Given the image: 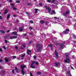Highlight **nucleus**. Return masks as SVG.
Instances as JSON below:
<instances>
[{
	"label": "nucleus",
	"instance_id": "obj_26",
	"mask_svg": "<svg viewBox=\"0 0 76 76\" xmlns=\"http://www.w3.org/2000/svg\"><path fill=\"white\" fill-rule=\"evenodd\" d=\"M39 4L40 5V6H43V5H44V4L42 3H41Z\"/></svg>",
	"mask_w": 76,
	"mask_h": 76
},
{
	"label": "nucleus",
	"instance_id": "obj_40",
	"mask_svg": "<svg viewBox=\"0 0 76 76\" xmlns=\"http://www.w3.org/2000/svg\"><path fill=\"white\" fill-rule=\"evenodd\" d=\"M33 29V28H32L31 27H30L29 28V29H31V30H32V29Z\"/></svg>",
	"mask_w": 76,
	"mask_h": 76
},
{
	"label": "nucleus",
	"instance_id": "obj_48",
	"mask_svg": "<svg viewBox=\"0 0 76 76\" xmlns=\"http://www.w3.org/2000/svg\"><path fill=\"white\" fill-rule=\"evenodd\" d=\"M15 49L17 50L18 49V47L17 46H15Z\"/></svg>",
	"mask_w": 76,
	"mask_h": 76
},
{
	"label": "nucleus",
	"instance_id": "obj_30",
	"mask_svg": "<svg viewBox=\"0 0 76 76\" xmlns=\"http://www.w3.org/2000/svg\"><path fill=\"white\" fill-rule=\"evenodd\" d=\"M47 2H48L49 3H50L51 1L50 0H47Z\"/></svg>",
	"mask_w": 76,
	"mask_h": 76
},
{
	"label": "nucleus",
	"instance_id": "obj_59",
	"mask_svg": "<svg viewBox=\"0 0 76 76\" xmlns=\"http://www.w3.org/2000/svg\"><path fill=\"white\" fill-rule=\"evenodd\" d=\"M12 0H10V2H12Z\"/></svg>",
	"mask_w": 76,
	"mask_h": 76
},
{
	"label": "nucleus",
	"instance_id": "obj_36",
	"mask_svg": "<svg viewBox=\"0 0 76 76\" xmlns=\"http://www.w3.org/2000/svg\"><path fill=\"white\" fill-rule=\"evenodd\" d=\"M63 32H64V33H65V34L68 33L67 32V31H64Z\"/></svg>",
	"mask_w": 76,
	"mask_h": 76
},
{
	"label": "nucleus",
	"instance_id": "obj_38",
	"mask_svg": "<svg viewBox=\"0 0 76 76\" xmlns=\"http://www.w3.org/2000/svg\"><path fill=\"white\" fill-rule=\"evenodd\" d=\"M23 35L24 36H25V37L27 36V34H23Z\"/></svg>",
	"mask_w": 76,
	"mask_h": 76
},
{
	"label": "nucleus",
	"instance_id": "obj_32",
	"mask_svg": "<svg viewBox=\"0 0 76 76\" xmlns=\"http://www.w3.org/2000/svg\"><path fill=\"white\" fill-rule=\"evenodd\" d=\"M70 73V71H67V74H68V75H69V74Z\"/></svg>",
	"mask_w": 76,
	"mask_h": 76
},
{
	"label": "nucleus",
	"instance_id": "obj_35",
	"mask_svg": "<svg viewBox=\"0 0 76 76\" xmlns=\"http://www.w3.org/2000/svg\"><path fill=\"white\" fill-rule=\"evenodd\" d=\"M15 70L16 72H18V70L17 69V67L15 68Z\"/></svg>",
	"mask_w": 76,
	"mask_h": 76
},
{
	"label": "nucleus",
	"instance_id": "obj_33",
	"mask_svg": "<svg viewBox=\"0 0 76 76\" xmlns=\"http://www.w3.org/2000/svg\"><path fill=\"white\" fill-rule=\"evenodd\" d=\"M35 64L36 65H38L39 64V63L38 62H36Z\"/></svg>",
	"mask_w": 76,
	"mask_h": 76
},
{
	"label": "nucleus",
	"instance_id": "obj_13",
	"mask_svg": "<svg viewBox=\"0 0 76 76\" xmlns=\"http://www.w3.org/2000/svg\"><path fill=\"white\" fill-rule=\"evenodd\" d=\"M55 64L56 66H60V64L58 63H56Z\"/></svg>",
	"mask_w": 76,
	"mask_h": 76
},
{
	"label": "nucleus",
	"instance_id": "obj_10",
	"mask_svg": "<svg viewBox=\"0 0 76 76\" xmlns=\"http://www.w3.org/2000/svg\"><path fill=\"white\" fill-rule=\"evenodd\" d=\"M26 66L24 65L21 66V68L22 69H23V70L24 69V68H26Z\"/></svg>",
	"mask_w": 76,
	"mask_h": 76
},
{
	"label": "nucleus",
	"instance_id": "obj_27",
	"mask_svg": "<svg viewBox=\"0 0 76 76\" xmlns=\"http://www.w3.org/2000/svg\"><path fill=\"white\" fill-rule=\"evenodd\" d=\"M5 61L6 62H7L8 61H9V60H8V59H7V58H5Z\"/></svg>",
	"mask_w": 76,
	"mask_h": 76
},
{
	"label": "nucleus",
	"instance_id": "obj_6",
	"mask_svg": "<svg viewBox=\"0 0 76 76\" xmlns=\"http://www.w3.org/2000/svg\"><path fill=\"white\" fill-rule=\"evenodd\" d=\"M69 12L68 11H67L66 12L63 13V16H66L67 15V14H69Z\"/></svg>",
	"mask_w": 76,
	"mask_h": 76
},
{
	"label": "nucleus",
	"instance_id": "obj_58",
	"mask_svg": "<svg viewBox=\"0 0 76 76\" xmlns=\"http://www.w3.org/2000/svg\"><path fill=\"white\" fill-rule=\"evenodd\" d=\"M13 17H16V15H13Z\"/></svg>",
	"mask_w": 76,
	"mask_h": 76
},
{
	"label": "nucleus",
	"instance_id": "obj_61",
	"mask_svg": "<svg viewBox=\"0 0 76 76\" xmlns=\"http://www.w3.org/2000/svg\"><path fill=\"white\" fill-rule=\"evenodd\" d=\"M0 19H2V17L1 16H0Z\"/></svg>",
	"mask_w": 76,
	"mask_h": 76
},
{
	"label": "nucleus",
	"instance_id": "obj_60",
	"mask_svg": "<svg viewBox=\"0 0 76 76\" xmlns=\"http://www.w3.org/2000/svg\"><path fill=\"white\" fill-rule=\"evenodd\" d=\"M58 44L57 43H55V45H57Z\"/></svg>",
	"mask_w": 76,
	"mask_h": 76
},
{
	"label": "nucleus",
	"instance_id": "obj_18",
	"mask_svg": "<svg viewBox=\"0 0 76 76\" xmlns=\"http://www.w3.org/2000/svg\"><path fill=\"white\" fill-rule=\"evenodd\" d=\"M10 14H9L7 17V19H9V18H10Z\"/></svg>",
	"mask_w": 76,
	"mask_h": 76
},
{
	"label": "nucleus",
	"instance_id": "obj_14",
	"mask_svg": "<svg viewBox=\"0 0 76 76\" xmlns=\"http://www.w3.org/2000/svg\"><path fill=\"white\" fill-rule=\"evenodd\" d=\"M8 13V10L7 9H5V12H4V14L5 15H6L7 13Z\"/></svg>",
	"mask_w": 76,
	"mask_h": 76
},
{
	"label": "nucleus",
	"instance_id": "obj_8",
	"mask_svg": "<svg viewBox=\"0 0 76 76\" xmlns=\"http://www.w3.org/2000/svg\"><path fill=\"white\" fill-rule=\"evenodd\" d=\"M46 9L48 10V12L49 13H50L51 12V9L50 7H48L46 8Z\"/></svg>",
	"mask_w": 76,
	"mask_h": 76
},
{
	"label": "nucleus",
	"instance_id": "obj_3",
	"mask_svg": "<svg viewBox=\"0 0 76 76\" xmlns=\"http://www.w3.org/2000/svg\"><path fill=\"white\" fill-rule=\"evenodd\" d=\"M35 63V61H33L32 62L31 64V68H32L33 69H35V66H33V65H34V64Z\"/></svg>",
	"mask_w": 76,
	"mask_h": 76
},
{
	"label": "nucleus",
	"instance_id": "obj_62",
	"mask_svg": "<svg viewBox=\"0 0 76 76\" xmlns=\"http://www.w3.org/2000/svg\"><path fill=\"white\" fill-rule=\"evenodd\" d=\"M30 35H33V34H32V33H30Z\"/></svg>",
	"mask_w": 76,
	"mask_h": 76
},
{
	"label": "nucleus",
	"instance_id": "obj_63",
	"mask_svg": "<svg viewBox=\"0 0 76 76\" xmlns=\"http://www.w3.org/2000/svg\"><path fill=\"white\" fill-rule=\"evenodd\" d=\"M1 4H0V7H1Z\"/></svg>",
	"mask_w": 76,
	"mask_h": 76
},
{
	"label": "nucleus",
	"instance_id": "obj_56",
	"mask_svg": "<svg viewBox=\"0 0 76 76\" xmlns=\"http://www.w3.org/2000/svg\"><path fill=\"white\" fill-rule=\"evenodd\" d=\"M1 61H3V60H2L1 59H0V62H1Z\"/></svg>",
	"mask_w": 76,
	"mask_h": 76
},
{
	"label": "nucleus",
	"instance_id": "obj_39",
	"mask_svg": "<svg viewBox=\"0 0 76 76\" xmlns=\"http://www.w3.org/2000/svg\"><path fill=\"white\" fill-rule=\"evenodd\" d=\"M66 31L67 32H69V29H66Z\"/></svg>",
	"mask_w": 76,
	"mask_h": 76
},
{
	"label": "nucleus",
	"instance_id": "obj_42",
	"mask_svg": "<svg viewBox=\"0 0 76 76\" xmlns=\"http://www.w3.org/2000/svg\"><path fill=\"white\" fill-rule=\"evenodd\" d=\"M12 57L14 58H16V56H13Z\"/></svg>",
	"mask_w": 76,
	"mask_h": 76
},
{
	"label": "nucleus",
	"instance_id": "obj_50",
	"mask_svg": "<svg viewBox=\"0 0 76 76\" xmlns=\"http://www.w3.org/2000/svg\"><path fill=\"white\" fill-rule=\"evenodd\" d=\"M30 76H33V75L32 74V72H30Z\"/></svg>",
	"mask_w": 76,
	"mask_h": 76
},
{
	"label": "nucleus",
	"instance_id": "obj_54",
	"mask_svg": "<svg viewBox=\"0 0 76 76\" xmlns=\"http://www.w3.org/2000/svg\"><path fill=\"white\" fill-rule=\"evenodd\" d=\"M2 50L1 48L0 49V51H3V50Z\"/></svg>",
	"mask_w": 76,
	"mask_h": 76
},
{
	"label": "nucleus",
	"instance_id": "obj_34",
	"mask_svg": "<svg viewBox=\"0 0 76 76\" xmlns=\"http://www.w3.org/2000/svg\"><path fill=\"white\" fill-rule=\"evenodd\" d=\"M55 1H56V0H52L51 2V3H54V2Z\"/></svg>",
	"mask_w": 76,
	"mask_h": 76
},
{
	"label": "nucleus",
	"instance_id": "obj_31",
	"mask_svg": "<svg viewBox=\"0 0 76 76\" xmlns=\"http://www.w3.org/2000/svg\"><path fill=\"white\" fill-rule=\"evenodd\" d=\"M54 18L56 19H59V17H54Z\"/></svg>",
	"mask_w": 76,
	"mask_h": 76
},
{
	"label": "nucleus",
	"instance_id": "obj_28",
	"mask_svg": "<svg viewBox=\"0 0 76 76\" xmlns=\"http://www.w3.org/2000/svg\"><path fill=\"white\" fill-rule=\"evenodd\" d=\"M32 42H33V41H30L29 43H28V44L29 45H30V44H31V43H32Z\"/></svg>",
	"mask_w": 76,
	"mask_h": 76
},
{
	"label": "nucleus",
	"instance_id": "obj_45",
	"mask_svg": "<svg viewBox=\"0 0 76 76\" xmlns=\"http://www.w3.org/2000/svg\"><path fill=\"white\" fill-rule=\"evenodd\" d=\"M30 23H33V21L32 20L30 21Z\"/></svg>",
	"mask_w": 76,
	"mask_h": 76
},
{
	"label": "nucleus",
	"instance_id": "obj_22",
	"mask_svg": "<svg viewBox=\"0 0 76 76\" xmlns=\"http://www.w3.org/2000/svg\"><path fill=\"white\" fill-rule=\"evenodd\" d=\"M12 8L14 10H17V8L15 7L14 6L12 7Z\"/></svg>",
	"mask_w": 76,
	"mask_h": 76
},
{
	"label": "nucleus",
	"instance_id": "obj_23",
	"mask_svg": "<svg viewBox=\"0 0 76 76\" xmlns=\"http://www.w3.org/2000/svg\"><path fill=\"white\" fill-rule=\"evenodd\" d=\"M69 69H70V70L71 69H73V70H74L75 69H74V68H73V67H72L71 66H70V67H69Z\"/></svg>",
	"mask_w": 76,
	"mask_h": 76
},
{
	"label": "nucleus",
	"instance_id": "obj_16",
	"mask_svg": "<svg viewBox=\"0 0 76 76\" xmlns=\"http://www.w3.org/2000/svg\"><path fill=\"white\" fill-rule=\"evenodd\" d=\"M64 46V45H63V44H61V45H60V46L61 48H63Z\"/></svg>",
	"mask_w": 76,
	"mask_h": 76
},
{
	"label": "nucleus",
	"instance_id": "obj_5",
	"mask_svg": "<svg viewBox=\"0 0 76 76\" xmlns=\"http://www.w3.org/2000/svg\"><path fill=\"white\" fill-rule=\"evenodd\" d=\"M17 37H18L16 36H14L12 37H10V39H16L17 38Z\"/></svg>",
	"mask_w": 76,
	"mask_h": 76
},
{
	"label": "nucleus",
	"instance_id": "obj_43",
	"mask_svg": "<svg viewBox=\"0 0 76 76\" xmlns=\"http://www.w3.org/2000/svg\"><path fill=\"white\" fill-rule=\"evenodd\" d=\"M5 42L7 44V40H5Z\"/></svg>",
	"mask_w": 76,
	"mask_h": 76
},
{
	"label": "nucleus",
	"instance_id": "obj_24",
	"mask_svg": "<svg viewBox=\"0 0 76 76\" xmlns=\"http://www.w3.org/2000/svg\"><path fill=\"white\" fill-rule=\"evenodd\" d=\"M41 72H37V75H41Z\"/></svg>",
	"mask_w": 76,
	"mask_h": 76
},
{
	"label": "nucleus",
	"instance_id": "obj_15",
	"mask_svg": "<svg viewBox=\"0 0 76 76\" xmlns=\"http://www.w3.org/2000/svg\"><path fill=\"white\" fill-rule=\"evenodd\" d=\"M19 31L20 32H22V31H23V29H22V28L20 27L19 28Z\"/></svg>",
	"mask_w": 76,
	"mask_h": 76
},
{
	"label": "nucleus",
	"instance_id": "obj_29",
	"mask_svg": "<svg viewBox=\"0 0 76 76\" xmlns=\"http://www.w3.org/2000/svg\"><path fill=\"white\" fill-rule=\"evenodd\" d=\"M45 24L46 25H48V21H46L45 22Z\"/></svg>",
	"mask_w": 76,
	"mask_h": 76
},
{
	"label": "nucleus",
	"instance_id": "obj_21",
	"mask_svg": "<svg viewBox=\"0 0 76 76\" xmlns=\"http://www.w3.org/2000/svg\"><path fill=\"white\" fill-rule=\"evenodd\" d=\"M0 32L1 33H2V34H4V31L3 30H0Z\"/></svg>",
	"mask_w": 76,
	"mask_h": 76
},
{
	"label": "nucleus",
	"instance_id": "obj_55",
	"mask_svg": "<svg viewBox=\"0 0 76 76\" xmlns=\"http://www.w3.org/2000/svg\"><path fill=\"white\" fill-rule=\"evenodd\" d=\"M44 7L45 8H47V6H44Z\"/></svg>",
	"mask_w": 76,
	"mask_h": 76
},
{
	"label": "nucleus",
	"instance_id": "obj_4",
	"mask_svg": "<svg viewBox=\"0 0 76 76\" xmlns=\"http://www.w3.org/2000/svg\"><path fill=\"white\" fill-rule=\"evenodd\" d=\"M25 55H26L25 53L22 54L21 56L20 57V58H21V59H24V58L25 57Z\"/></svg>",
	"mask_w": 76,
	"mask_h": 76
},
{
	"label": "nucleus",
	"instance_id": "obj_64",
	"mask_svg": "<svg viewBox=\"0 0 76 76\" xmlns=\"http://www.w3.org/2000/svg\"><path fill=\"white\" fill-rule=\"evenodd\" d=\"M50 14L51 15H53V13H50Z\"/></svg>",
	"mask_w": 76,
	"mask_h": 76
},
{
	"label": "nucleus",
	"instance_id": "obj_57",
	"mask_svg": "<svg viewBox=\"0 0 76 76\" xmlns=\"http://www.w3.org/2000/svg\"><path fill=\"white\" fill-rule=\"evenodd\" d=\"M69 76H72V75H71V74H69Z\"/></svg>",
	"mask_w": 76,
	"mask_h": 76
},
{
	"label": "nucleus",
	"instance_id": "obj_2",
	"mask_svg": "<svg viewBox=\"0 0 76 76\" xmlns=\"http://www.w3.org/2000/svg\"><path fill=\"white\" fill-rule=\"evenodd\" d=\"M65 56H66V60H65L64 62L66 63H69L70 61L69 59V54L66 53L65 54Z\"/></svg>",
	"mask_w": 76,
	"mask_h": 76
},
{
	"label": "nucleus",
	"instance_id": "obj_47",
	"mask_svg": "<svg viewBox=\"0 0 76 76\" xmlns=\"http://www.w3.org/2000/svg\"><path fill=\"white\" fill-rule=\"evenodd\" d=\"M3 48L5 49V50H6V47H5L4 46Z\"/></svg>",
	"mask_w": 76,
	"mask_h": 76
},
{
	"label": "nucleus",
	"instance_id": "obj_9",
	"mask_svg": "<svg viewBox=\"0 0 76 76\" xmlns=\"http://www.w3.org/2000/svg\"><path fill=\"white\" fill-rule=\"evenodd\" d=\"M55 54L56 55V58H58V52L55 51Z\"/></svg>",
	"mask_w": 76,
	"mask_h": 76
},
{
	"label": "nucleus",
	"instance_id": "obj_1",
	"mask_svg": "<svg viewBox=\"0 0 76 76\" xmlns=\"http://www.w3.org/2000/svg\"><path fill=\"white\" fill-rule=\"evenodd\" d=\"M37 48V51L38 52H41V50L42 49V45L40 44H37L36 45Z\"/></svg>",
	"mask_w": 76,
	"mask_h": 76
},
{
	"label": "nucleus",
	"instance_id": "obj_25",
	"mask_svg": "<svg viewBox=\"0 0 76 76\" xmlns=\"http://www.w3.org/2000/svg\"><path fill=\"white\" fill-rule=\"evenodd\" d=\"M15 1L16 3H19L20 2V1L19 0H16Z\"/></svg>",
	"mask_w": 76,
	"mask_h": 76
},
{
	"label": "nucleus",
	"instance_id": "obj_46",
	"mask_svg": "<svg viewBox=\"0 0 76 76\" xmlns=\"http://www.w3.org/2000/svg\"><path fill=\"white\" fill-rule=\"evenodd\" d=\"M10 30H8V31H7V33H9V32H10Z\"/></svg>",
	"mask_w": 76,
	"mask_h": 76
},
{
	"label": "nucleus",
	"instance_id": "obj_49",
	"mask_svg": "<svg viewBox=\"0 0 76 76\" xmlns=\"http://www.w3.org/2000/svg\"><path fill=\"white\" fill-rule=\"evenodd\" d=\"M12 73H15V70H13L12 71Z\"/></svg>",
	"mask_w": 76,
	"mask_h": 76
},
{
	"label": "nucleus",
	"instance_id": "obj_51",
	"mask_svg": "<svg viewBox=\"0 0 76 76\" xmlns=\"http://www.w3.org/2000/svg\"><path fill=\"white\" fill-rule=\"evenodd\" d=\"M11 6H14V4H11Z\"/></svg>",
	"mask_w": 76,
	"mask_h": 76
},
{
	"label": "nucleus",
	"instance_id": "obj_7",
	"mask_svg": "<svg viewBox=\"0 0 76 76\" xmlns=\"http://www.w3.org/2000/svg\"><path fill=\"white\" fill-rule=\"evenodd\" d=\"M12 35H16L17 36H19V34H18V33L16 32H12Z\"/></svg>",
	"mask_w": 76,
	"mask_h": 76
},
{
	"label": "nucleus",
	"instance_id": "obj_11",
	"mask_svg": "<svg viewBox=\"0 0 76 76\" xmlns=\"http://www.w3.org/2000/svg\"><path fill=\"white\" fill-rule=\"evenodd\" d=\"M27 54L28 55H30L31 53V51L30 50H27Z\"/></svg>",
	"mask_w": 76,
	"mask_h": 76
},
{
	"label": "nucleus",
	"instance_id": "obj_44",
	"mask_svg": "<svg viewBox=\"0 0 76 76\" xmlns=\"http://www.w3.org/2000/svg\"><path fill=\"white\" fill-rule=\"evenodd\" d=\"M73 37H74V38H76V35H75L74 34L73 35Z\"/></svg>",
	"mask_w": 76,
	"mask_h": 76
},
{
	"label": "nucleus",
	"instance_id": "obj_37",
	"mask_svg": "<svg viewBox=\"0 0 76 76\" xmlns=\"http://www.w3.org/2000/svg\"><path fill=\"white\" fill-rule=\"evenodd\" d=\"M26 13L28 15V16H30V14H29V13L26 12Z\"/></svg>",
	"mask_w": 76,
	"mask_h": 76
},
{
	"label": "nucleus",
	"instance_id": "obj_17",
	"mask_svg": "<svg viewBox=\"0 0 76 76\" xmlns=\"http://www.w3.org/2000/svg\"><path fill=\"white\" fill-rule=\"evenodd\" d=\"M48 46H49V47H50L51 48V50H53V45H49Z\"/></svg>",
	"mask_w": 76,
	"mask_h": 76
},
{
	"label": "nucleus",
	"instance_id": "obj_52",
	"mask_svg": "<svg viewBox=\"0 0 76 76\" xmlns=\"http://www.w3.org/2000/svg\"><path fill=\"white\" fill-rule=\"evenodd\" d=\"M37 58V57H36V56H34V59H36V58Z\"/></svg>",
	"mask_w": 76,
	"mask_h": 76
},
{
	"label": "nucleus",
	"instance_id": "obj_19",
	"mask_svg": "<svg viewBox=\"0 0 76 76\" xmlns=\"http://www.w3.org/2000/svg\"><path fill=\"white\" fill-rule=\"evenodd\" d=\"M21 72H22V75H24V74H25V72H24V71H23V69H22L21 70Z\"/></svg>",
	"mask_w": 76,
	"mask_h": 76
},
{
	"label": "nucleus",
	"instance_id": "obj_12",
	"mask_svg": "<svg viewBox=\"0 0 76 76\" xmlns=\"http://www.w3.org/2000/svg\"><path fill=\"white\" fill-rule=\"evenodd\" d=\"M40 23L41 24H43V23H45V21L43 20H41L40 21Z\"/></svg>",
	"mask_w": 76,
	"mask_h": 76
},
{
	"label": "nucleus",
	"instance_id": "obj_20",
	"mask_svg": "<svg viewBox=\"0 0 76 76\" xmlns=\"http://www.w3.org/2000/svg\"><path fill=\"white\" fill-rule=\"evenodd\" d=\"M34 10H35V13H38V9H35Z\"/></svg>",
	"mask_w": 76,
	"mask_h": 76
},
{
	"label": "nucleus",
	"instance_id": "obj_53",
	"mask_svg": "<svg viewBox=\"0 0 76 76\" xmlns=\"http://www.w3.org/2000/svg\"><path fill=\"white\" fill-rule=\"evenodd\" d=\"M23 46L24 48H25V47H26L25 46V45H23Z\"/></svg>",
	"mask_w": 76,
	"mask_h": 76
},
{
	"label": "nucleus",
	"instance_id": "obj_41",
	"mask_svg": "<svg viewBox=\"0 0 76 76\" xmlns=\"http://www.w3.org/2000/svg\"><path fill=\"white\" fill-rule=\"evenodd\" d=\"M52 12L53 13H54V14H55L56 13V12L54 10H52Z\"/></svg>",
	"mask_w": 76,
	"mask_h": 76
}]
</instances>
